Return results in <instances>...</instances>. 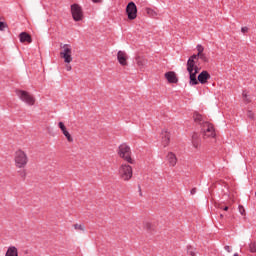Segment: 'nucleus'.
<instances>
[{
	"instance_id": "obj_1",
	"label": "nucleus",
	"mask_w": 256,
	"mask_h": 256,
	"mask_svg": "<svg viewBox=\"0 0 256 256\" xmlns=\"http://www.w3.org/2000/svg\"><path fill=\"white\" fill-rule=\"evenodd\" d=\"M201 59V61L207 62V55L205 53L202 54H194L187 61V71L190 77V85H199L197 81V74L199 73V67L197 66V60Z\"/></svg>"
},
{
	"instance_id": "obj_2",
	"label": "nucleus",
	"mask_w": 256,
	"mask_h": 256,
	"mask_svg": "<svg viewBox=\"0 0 256 256\" xmlns=\"http://www.w3.org/2000/svg\"><path fill=\"white\" fill-rule=\"evenodd\" d=\"M29 163V156L27 152L18 149L14 153V165L16 169H25Z\"/></svg>"
},
{
	"instance_id": "obj_3",
	"label": "nucleus",
	"mask_w": 256,
	"mask_h": 256,
	"mask_svg": "<svg viewBox=\"0 0 256 256\" xmlns=\"http://www.w3.org/2000/svg\"><path fill=\"white\" fill-rule=\"evenodd\" d=\"M117 154L120 159H123L124 161H126V163H129L130 165L135 164V160H133V157H131V147L127 145V143H122L119 145L117 149Z\"/></svg>"
},
{
	"instance_id": "obj_4",
	"label": "nucleus",
	"mask_w": 256,
	"mask_h": 256,
	"mask_svg": "<svg viewBox=\"0 0 256 256\" xmlns=\"http://www.w3.org/2000/svg\"><path fill=\"white\" fill-rule=\"evenodd\" d=\"M118 175L122 181H131L133 178V167L127 163H122L118 169Z\"/></svg>"
},
{
	"instance_id": "obj_5",
	"label": "nucleus",
	"mask_w": 256,
	"mask_h": 256,
	"mask_svg": "<svg viewBox=\"0 0 256 256\" xmlns=\"http://www.w3.org/2000/svg\"><path fill=\"white\" fill-rule=\"evenodd\" d=\"M60 57L64 63H71L73 61V47L71 44H60Z\"/></svg>"
},
{
	"instance_id": "obj_6",
	"label": "nucleus",
	"mask_w": 256,
	"mask_h": 256,
	"mask_svg": "<svg viewBox=\"0 0 256 256\" xmlns=\"http://www.w3.org/2000/svg\"><path fill=\"white\" fill-rule=\"evenodd\" d=\"M201 133L203 139H215V137H217L215 127L210 122H204L202 124Z\"/></svg>"
},
{
	"instance_id": "obj_7",
	"label": "nucleus",
	"mask_w": 256,
	"mask_h": 256,
	"mask_svg": "<svg viewBox=\"0 0 256 256\" xmlns=\"http://www.w3.org/2000/svg\"><path fill=\"white\" fill-rule=\"evenodd\" d=\"M16 95L19 97V100L26 103V105H35V97H33L29 92L25 90H16Z\"/></svg>"
},
{
	"instance_id": "obj_8",
	"label": "nucleus",
	"mask_w": 256,
	"mask_h": 256,
	"mask_svg": "<svg viewBox=\"0 0 256 256\" xmlns=\"http://www.w3.org/2000/svg\"><path fill=\"white\" fill-rule=\"evenodd\" d=\"M71 13L74 21H83V8L79 4L71 5Z\"/></svg>"
},
{
	"instance_id": "obj_9",
	"label": "nucleus",
	"mask_w": 256,
	"mask_h": 256,
	"mask_svg": "<svg viewBox=\"0 0 256 256\" xmlns=\"http://www.w3.org/2000/svg\"><path fill=\"white\" fill-rule=\"evenodd\" d=\"M126 15L130 21L137 19V5L134 2H130L126 6Z\"/></svg>"
},
{
	"instance_id": "obj_10",
	"label": "nucleus",
	"mask_w": 256,
	"mask_h": 256,
	"mask_svg": "<svg viewBox=\"0 0 256 256\" xmlns=\"http://www.w3.org/2000/svg\"><path fill=\"white\" fill-rule=\"evenodd\" d=\"M209 79H211V74L204 70L198 75V79L196 78V81L201 83V85H205Z\"/></svg>"
},
{
	"instance_id": "obj_11",
	"label": "nucleus",
	"mask_w": 256,
	"mask_h": 256,
	"mask_svg": "<svg viewBox=\"0 0 256 256\" xmlns=\"http://www.w3.org/2000/svg\"><path fill=\"white\" fill-rule=\"evenodd\" d=\"M58 127H59V129H61V131H62L63 135L66 137L68 143H73V137L71 136L69 131H67V127L65 126V124L63 122H59Z\"/></svg>"
},
{
	"instance_id": "obj_12",
	"label": "nucleus",
	"mask_w": 256,
	"mask_h": 256,
	"mask_svg": "<svg viewBox=\"0 0 256 256\" xmlns=\"http://www.w3.org/2000/svg\"><path fill=\"white\" fill-rule=\"evenodd\" d=\"M164 77L168 83H179V78H177V74L174 71L166 72Z\"/></svg>"
},
{
	"instance_id": "obj_13",
	"label": "nucleus",
	"mask_w": 256,
	"mask_h": 256,
	"mask_svg": "<svg viewBox=\"0 0 256 256\" xmlns=\"http://www.w3.org/2000/svg\"><path fill=\"white\" fill-rule=\"evenodd\" d=\"M166 161L168 162L170 167H175V165H177V156L173 152H168L166 156Z\"/></svg>"
},
{
	"instance_id": "obj_14",
	"label": "nucleus",
	"mask_w": 256,
	"mask_h": 256,
	"mask_svg": "<svg viewBox=\"0 0 256 256\" xmlns=\"http://www.w3.org/2000/svg\"><path fill=\"white\" fill-rule=\"evenodd\" d=\"M117 59L122 67L127 66V53H125L124 51H118Z\"/></svg>"
},
{
	"instance_id": "obj_15",
	"label": "nucleus",
	"mask_w": 256,
	"mask_h": 256,
	"mask_svg": "<svg viewBox=\"0 0 256 256\" xmlns=\"http://www.w3.org/2000/svg\"><path fill=\"white\" fill-rule=\"evenodd\" d=\"M171 141V134L167 130L162 131V145L163 147H168Z\"/></svg>"
},
{
	"instance_id": "obj_16",
	"label": "nucleus",
	"mask_w": 256,
	"mask_h": 256,
	"mask_svg": "<svg viewBox=\"0 0 256 256\" xmlns=\"http://www.w3.org/2000/svg\"><path fill=\"white\" fill-rule=\"evenodd\" d=\"M4 256H19V249L16 246H9Z\"/></svg>"
},
{
	"instance_id": "obj_17",
	"label": "nucleus",
	"mask_w": 256,
	"mask_h": 256,
	"mask_svg": "<svg viewBox=\"0 0 256 256\" xmlns=\"http://www.w3.org/2000/svg\"><path fill=\"white\" fill-rule=\"evenodd\" d=\"M20 43H32L33 39L27 32H21L19 35Z\"/></svg>"
},
{
	"instance_id": "obj_18",
	"label": "nucleus",
	"mask_w": 256,
	"mask_h": 256,
	"mask_svg": "<svg viewBox=\"0 0 256 256\" xmlns=\"http://www.w3.org/2000/svg\"><path fill=\"white\" fill-rule=\"evenodd\" d=\"M192 146L194 147V149H199V147H201V138L197 133H194L192 135Z\"/></svg>"
},
{
	"instance_id": "obj_19",
	"label": "nucleus",
	"mask_w": 256,
	"mask_h": 256,
	"mask_svg": "<svg viewBox=\"0 0 256 256\" xmlns=\"http://www.w3.org/2000/svg\"><path fill=\"white\" fill-rule=\"evenodd\" d=\"M193 119L194 122H196L198 125H201V127H203V123H208L203 119V115H201L199 112H194Z\"/></svg>"
},
{
	"instance_id": "obj_20",
	"label": "nucleus",
	"mask_w": 256,
	"mask_h": 256,
	"mask_svg": "<svg viewBox=\"0 0 256 256\" xmlns=\"http://www.w3.org/2000/svg\"><path fill=\"white\" fill-rule=\"evenodd\" d=\"M143 228L146 229V231H153V223L150 221H144Z\"/></svg>"
},
{
	"instance_id": "obj_21",
	"label": "nucleus",
	"mask_w": 256,
	"mask_h": 256,
	"mask_svg": "<svg viewBox=\"0 0 256 256\" xmlns=\"http://www.w3.org/2000/svg\"><path fill=\"white\" fill-rule=\"evenodd\" d=\"M242 97L245 103H251V99H249V94L247 93V91H243Z\"/></svg>"
},
{
	"instance_id": "obj_22",
	"label": "nucleus",
	"mask_w": 256,
	"mask_h": 256,
	"mask_svg": "<svg viewBox=\"0 0 256 256\" xmlns=\"http://www.w3.org/2000/svg\"><path fill=\"white\" fill-rule=\"evenodd\" d=\"M74 229L76 231H85V225H83V224H74Z\"/></svg>"
},
{
	"instance_id": "obj_23",
	"label": "nucleus",
	"mask_w": 256,
	"mask_h": 256,
	"mask_svg": "<svg viewBox=\"0 0 256 256\" xmlns=\"http://www.w3.org/2000/svg\"><path fill=\"white\" fill-rule=\"evenodd\" d=\"M187 253H188V255H191V256L197 255V253L195 252V248H193L191 246L187 247Z\"/></svg>"
},
{
	"instance_id": "obj_24",
	"label": "nucleus",
	"mask_w": 256,
	"mask_h": 256,
	"mask_svg": "<svg viewBox=\"0 0 256 256\" xmlns=\"http://www.w3.org/2000/svg\"><path fill=\"white\" fill-rule=\"evenodd\" d=\"M250 253H256V242H252L249 245Z\"/></svg>"
},
{
	"instance_id": "obj_25",
	"label": "nucleus",
	"mask_w": 256,
	"mask_h": 256,
	"mask_svg": "<svg viewBox=\"0 0 256 256\" xmlns=\"http://www.w3.org/2000/svg\"><path fill=\"white\" fill-rule=\"evenodd\" d=\"M196 49H197V51H198L197 55H200V54L203 53V51H205V48H204L203 45H201V44H198V45L196 46Z\"/></svg>"
},
{
	"instance_id": "obj_26",
	"label": "nucleus",
	"mask_w": 256,
	"mask_h": 256,
	"mask_svg": "<svg viewBox=\"0 0 256 256\" xmlns=\"http://www.w3.org/2000/svg\"><path fill=\"white\" fill-rule=\"evenodd\" d=\"M147 13H148L149 16H151V17H153V18L157 17V13L155 12V10H153V9H151V8H149V9L147 10Z\"/></svg>"
},
{
	"instance_id": "obj_27",
	"label": "nucleus",
	"mask_w": 256,
	"mask_h": 256,
	"mask_svg": "<svg viewBox=\"0 0 256 256\" xmlns=\"http://www.w3.org/2000/svg\"><path fill=\"white\" fill-rule=\"evenodd\" d=\"M247 117H249V119H255V113H253V111L251 110H248Z\"/></svg>"
},
{
	"instance_id": "obj_28",
	"label": "nucleus",
	"mask_w": 256,
	"mask_h": 256,
	"mask_svg": "<svg viewBox=\"0 0 256 256\" xmlns=\"http://www.w3.org/2000/svg\"><path fill=\"white\" fill-rule=\"evenodd\" d=\"M238 211L240 215H245V207H243V205L238 206Z\"/></svg>"
},
{
	"instance_id": "obj_29",
	"label": "nucleus",
	"mask_w": 256,
	"mask_h": 256,
	"mask_svg": "<svg viewBox=\"0 0 256 256\" xmlns=\"http://www.w3.org/2000/svg\"><path fill=\"white\" fill-rule=\"evenodd\" d=\"M7 24L5 22L0 21V31H5Z\"/></svg>"
},
{
	"instance_id": "obj_30",
	"label": "nucleus",
	"mask_w": 256,
	"mask_h": 256,
	"mask_svg": "<svg viewBox=\"0 0 256 256\" xmlns=\"http://www.w3.org/2000/svg\"><path fill=\"white\" fill-rule=\"evenodd\" d=\"M249 31V28L247 26H244L241 28L242 33H247Z\"/></svg>"
},
{
	"instance_id": "obj_31",
	"label": "nucleus",
	"mask_w": 256,
	"mask_h": 256,
	"mask_svg": "<svg viewBox=\"0 0 256 256\" xmlns=\"http://www.w3.org/2000/svg\"><path fill=\"white\" fill-rule=\"evenodd\" d=\"M137 65L139 67H143V65H145V63L143 62V60H137Z\"/></svg>"
},
{
	"instance_id": "obj_32",
	"label": "nucleus",
	"mask_w": 256,
	"mask_h": 256,
	"mask_svg": "<svg viewBox=\"0 0 256 256\" xmlns=\"http://www.w3.org/2000/svg\"><path fill=\"white\" fill-rule=\"evenodd\" d=\"M65 69H66V71H71V69H73V68L71 67V65L69 63H66Z\"/></svg>"
},
{
	"instance_id": "obj_33",
	"label": "nucleus",
	"mask_w": 256,
	"mask_h": 256,
	"mask_svg": "<svg viewBox=\"0 0 256 256\" xmlns=\"http://www.w3.org/2000/svg\"><path fill=\"white\" fill-rule=\"evenodd\" d=\"M224 249L227 253H231V246H225Z\"/></svg>"
},
{
	"instance_id": "obj_34",
	"label": "nucleus",
	"mask_w": 256,
	"mask_h": 256,
	"mask_svg": "<svg viewBox=\"0 0 256 256\" xmlns=\"http://www.w3.org/2000/svg\"><path fill=\"white\" fill-rule=\"evenodd\" d=\"M191 195H195L197 193V189L196 188H193L191 191H190Z\"/></svg>"
},
{
	"instance_id": "obj_35",
	"label": "nucleus",
	"mask_w": 256,
	"mask_h": 256,
	"mask_svg": "<svg viewBox=\"0 0 256 256\" xmlns=\"http://www.w3.org/2000/svg\"><path fill=\"white\" fill-rule=\"evenodd\" d=\"M92 1V3H101V1H103V0H91Z\"/></svg>"
},
{
	"instance_id": "obj_36",
	"label": "nucleus",
	"mask_w": 256,
	"mask_h": 256,
	"mask_svg": "<svg viewBox=\"0 0 256 256\" xmlns=\"http://www.w3.org/2000/svg\"><path fill=\"white\" fill-rule=\"evenodd\" d=\"M223 211H229V207L228 206H225L224 208H222Z\"/></svg>"
},
{
	"instance_id": "obj_37",
	"label": "nucleus",
	"mask_w": 256,
	"mask_h": 256,
	"mask_svg": "<svg viewBox=\"0 0 256 256\" xmlns=\"http://www.w3.org/2000/svg\"><path fill=\"white\" fill-rule=\"evenodd\" d=\"M233 256H239V254L235 253Z\"/></svg>"
}]
</instances>
